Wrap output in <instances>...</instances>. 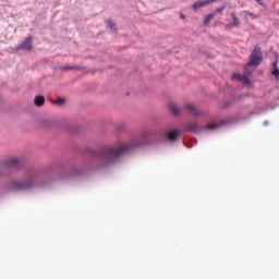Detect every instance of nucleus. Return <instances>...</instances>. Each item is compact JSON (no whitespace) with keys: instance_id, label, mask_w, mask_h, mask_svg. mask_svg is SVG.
Here are the masks:
<instances>
[{"instance_id":"5701e85b","label":"nucleus","mask_w":279,"mask_h":279,"mask_svg":"<svg viewBox=\"0 0 279 279\" xmlns=\"http://www.w3.org/2000/svg\"><path fill=\"white\" fill-rule=\"evenodd\" d=\"M223 10H226V7H220V8H217L214 12H216V14H220L221 12H223Z\"/></svg>"},{"instance_id":"f8f14e48","label":"nucleus","mask_w":279,"mask_h":279,"mask_svg":"<svg viewBox=\"0 0 279 279\" xmlns=\"http://www.w3.org/2000/svg\"><path fill=\"white\" fill-rule=\"evenodd\" d=\"M183 144L185 147H187V149H191V147H193V145H197V138L190 137L187 140H184Z\"/></svg>"},{"instance_id":"aec40b11","label":"nucleus","mask_w":279,"mask_h":279,"mask_svg":"<svg viewBox=\"0 0 279 279\" xmlns=\"http://www.w3.org/2000/svg\"><path fill=\"white\" fill-rule=\"evenodd\" d=\"M232 80L241 82L243 80V75H241L239 73H234V74H232Z\"/></svg>"},{"instance_id":"4468645a","label":"nucleus","mask_w":279,"mask_h":279,"mask_svg":"<svg viewBox=\"0 0 279 279\" xmlns=\"http://www.w3.org/2000/svg\"><path fill=\"white\" fill-rule=\"evenodd\" d=\"M169 108L174 117H180L181 109H180V107H178V105L170 104Z\"/></svg>"},{"instance_id":"9d476101","label":"nucleus","mask_w":279,"mask_h":279,"mask_svg":"<svg viewBox=\"0 0 279 279\" xmlns=\"http://www.w3.org/2000/svg\"><path fill=\"white\" fill-rule=\"evenodd\" d=\"M276 58L277 59L271 64V66H272L271 75H272V77H276V80H278L279 78L278 54H276Z\"/></svg>"},{"instance_id":"0eeeda50","label":"nucleus","mask_w":279,"mask_h":279,"mask_svg":"<svg viewBox=\"0 0 279 279\" xmlns=\"http://www.w3.org/2000/svg\"><path fill=\"white\" fill-rule=\"evenodd\" d=\"M231 19L232 22H229L225 26V29H227V32H230V29H234V27H239V17L236 16V14L231 13Z\"/></svg>"},{"instance_id":"a878e982","label":"nucleus","mask_w":279,"mask_h":279,"mask_svg":"<svg viewBox=\"0 0 279 279\" xmlns=\"http://www.w3.org/2000/svg\"><path fill=\"white\" fill-rule=\"evenodd\" d=\"M259 5H264L263 0H255Z\"/></svg>"},{"instance_id":"ddd939ff","label":"nucleus","mask_w":279,"mask_h":279,"mask_svg":"<svg viewBox=\"0 0 279 279\" xmlns=\"http://www.w3.org/2000/svg\"><path fill=\"white\" fill-rule=\"evenodd\" d=\"M216 15H217V12L207 14V16L204 20L205 27H208V25H210V22L213 21V19H215Z\"/></svg>"},{"instance_id":"f3484780","label":"nucleus","mask_w":279,"mask_h":279,"mask_svg":"<svg viewBox=\"0 0 279 279\" xmlns=\"http://www.w3.org/2000/svg\"><path fill=\"white\" fill-rule=\"evenodd\" d=\"M230 106H234V99H230L223 102L222 108H230Z\"/></svg>"},{"instance_id":"f257e3e1","label":"nucleus","mask_w":279,"mask_h":279,"mask_svg":"<svg viewBox=\"0 0 279 279\" xmlns=\"http://www.w3.org/2000/svg\"><path fill=\"white\" fill-rule=\"evenodd\" d=\"M85 159L82 165L59 163L47 169L31 172L25 181L12 180L7 184V191L11 193H23L32 189H47L56 180H82L88 178L95 171L108 169L120 162L121 157L128 154V145L120 147H104L95 150L90 147L83 150Z\"/></svg>"},{"instance_id":"412c9836","label":"nucleus","mask_w":279,"mask_h":279,"mask_svg":"<svg viewBox=\"0 0 279 279\" xmlns=\"http://www.w3.org/2000/svg\"><path fill=\"white\" fill-rule=\"evenodd\" d=\"M65 101H66V99H64V98H59L54 104H56L57 106H62L63 104H65Z\"/></svg>"},{"instance_id":"423d86ee","label":"nucleus","mask_w":279,"mask_h":279,"mask_svg":"<svg viewBox=\"0 0 279 279\" xmlns=\"http://www.w3.org/2000/svg\"><path fill=\"white\" fill-rule=\"evenodd\" d=\"M33 44H34V40H33L32 36H28V37L24 38V40L19 46H16V50L17 51H31Z\"/></svg>"},{"instance_id":"393cba45","label":"nucleus","mask_w":279,"mask_h":279,"mask_svg":"<svg viewBox=\"0 0 279 279\" xmlns=\"http://www.w3.org/2000/svg\"><path fill=\"white\" fill-rule=\"evenodd\" d=\"M73 71H84V68H82L80 65H74Z\"/></svg>"},{"instance_id":"6ab92c4d","label":"nucleus","mask_w":279,"mask_h":279,"mask_svg":"<svg viewBox=\"0 0 279 279\" xmlns=\"http://www.w3.org/2000/svg\"><path fill=\"white\" fill-rule=\"evenodd\" d=\"M60 71H73L75 69V65H65V66H60Z\"/></svg>"},{"instance_id":"2eb2a0df","label":"nucleus","mask_w":279,"mask_h":279,"mask_svg":"<svg viewBox=\"0 0 279 279\" xmlns=\"http://www.w3.org/2000/svg\"><path fill=\"white\" fill-rule=\"evenodd\" d=\"M34 105L37 106V108H40L45 105V98L43 96H35Z\"/></svg>"},{"instance_id":"39448f33","label":"nucleus","mask_w":279,"mask_h":279,"mask_svg":"<svg viewBox=\"0 0 279 279\" xmlns=\"http://www.w3.org/2000/svg\"><path fill=\"white\" fill-rule=\"evenodd\" d=\"M161 135L163 136L165 141H168L169 143H175V141L180 140V136H182V133L178 129H171V126H167L162 130Z\"/></svg>"},{"instance_id":"6e6552de","label":"nucleus","mask_w":279,"mask_h":279,"mask_svg":"<svg viewBox=\"0 0 279 279\" xmlns=\"http://www.w3.org/2000/svg\"><path fill=\"white\" fill-rule=\"evenodd\" d=\"M185 109L187 110V112H190V114H192L193 117H202L204 114V111L197 109V107L193 106V105H186Z\"/></svg>"},{"instance_id":"bb28decb","label":"nucleus","mask_w":279,"mask_h":279,"mask_svg":"<svg viewBox=\"0 0 279 279\" xmlns=\"http://www.w3.org/2000/svg\"><path fill=\"white\" fill-rule=\"evenodd\" d=\"M264 125L267 128V125H269V121H264Z\"/></svg>"},{"instance_id":"cd10ccee","label":"nucleus","mask_w":279,"mask_h":279,"mask_svg":"<svg viewBox=\"0 0 279 279\" xmlns=\"http://www.w3.org/2000/svg\"><path fill=\"white\" fill-rule=\"evenodd\" d=\"M124 128H125V125L122 124L119 126V130H124Z\"/></svg>"},{"instance_id":"a211bd4d","label":"nucleus","mask_w":279,"mask_h":279,"mask_svg":"<svg viewBox=\"0 0 279 279\" xmlns=\"http://www.w3.org/2000/svg\"><path fill=\"white\" fill-rule=\"evenodd\" d=\"M44 125L46 128H56L57 123L53 121L46 120V121H44Z\"/></svg>"},{"instance_id":"20e7f679","label":"nucleus","mask_w":279,"mask_h":279,"mask_svg":"<svg viewBox=\"0 0 279 279\" xmlns=\"http://www.w3.org/2000/svg\"><path fill=\"white\" fill-rule=\"evenodd\" d=\"M263 64V49L260 46L256 45L251 52V56L248 58V63L244 68V73L246 75H252L254 73V70H250V66H254V69H257V66H260Z\"/></svg>"},{"instance_id":"7ed1b4c3","label":"nucleus","mask_w":279,"mask_h":279,"mask_svg":"<svg viewBox=\"0 0 279 279\" xmlns=\"http://www.w3.org/2000/svg\"><path fill=\"white\" fill-rule=\"evenodd\" d=\"M225 125H230L228 121H220L219 123L209 122L204 126H199L198 124L185 123L183 124V130L185 132H192V134H199V132H204L206 130H219V128H223Z\"/></svg>"},{"instance_id":"9b49d317","label":"nucleus","mask_w":279,"mask_h":279,"mask_svg":"<svg viewBox=\"0 0 279 279\" xmlns=\"http://www.w3.org/2000/svg\"><path fill=\"white\" fill-rule=\"evenodd\" d=\"M81 130H82V126L80 125L65 126V132H69V134H80Z\"/></svg>"},{"instance_id":"dca6fc26","label":"nucleus","mask_w":279,"mask_h":279,"mask_svg":"<svg viewBox=\"0 0 279 279\" xmlns=\"http://www.w3.org/2000/svg\"><path fill=\"white\" fill-rule=\"evenodd\" d=\"M241 82H243V84H246V86H252V80L250 78V76H247V74L242 75Z\"/></svg>"},{"instance_id":"c85d7f7f","label":"nucleus","mask_w":279,"mask_h":279,"mask_svg":"<svg viewBox=\"0 0 279 279\" xmlns=\"http://www.w3.org/2000/svg\"><path fill=\"white\" fill-rule=\"evenodd\" d=\"M181 19H186V15H184V14H181Z\"/></svg>"},{"instance_id":"f03ea898","label":"nucleus","mask_w":279,"mask_h":279,"mask_svg":"<svg viewBox=\"0 0 279 279\" xmlns=\"http://www.w3.org/2000/svg\"><path fill=\"white\" fill-rule=\"evenodd\" d=\"M24 162L16 158L12 157L0 161V178H10L14 173V169H23Z\"/></svg>"},{"instance_id":"1a4fd4ad","label":"nucleus","mask_w":279,"mask_h":279,"mask_svg":"<svg viewBox=\"0 0 279 279\" xmlns=\"http://www.w3.org/2000/svg\"><path fill=\"white\" fill-rule=\"evenodd\" d=\"M209 4H210V1H208V0L197 1V2L193 3L192 10L194 12H197V10H199L201 8H206V5H209Z\"/></svg>"},{"instance_id":"b1692460","label":"nucleus","mask_w":279,"mask_h":279,"mask_svg":"<svg viewBox=\"0 0 279 279\" xmlns=\"http://www.w3.org/2000/svg\"><path fill=\"white\" fill-rule=\"evenodd\" d=\"M245 97H250V94L244 93L238 96V99H245Z\"/></svg>"},{"instance_id":"4be33fe9","label":"nucleus","mask_w":279,"mask_h":279,"mask_svg":"<svg viewBox=\"0 0 279 279\" xmlns=\"http://www.w3.org/2000/svg\"><path fill=\"white\" fill-rule=\"evenodd\" d=\"M107 25H108V27H109L110 29H114V27H116L114 22H112V21H110V20L107 21Z\"/></svg>"}]
</instances>
